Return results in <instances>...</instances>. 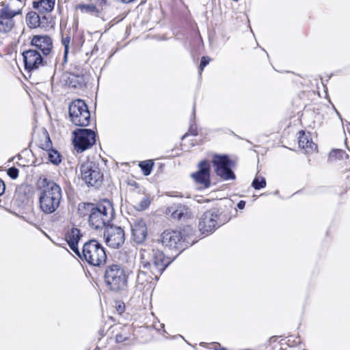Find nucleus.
I'll use <instances>...</instances> for the list:
<instances>
[{
  "instance_id": "27",
  "label": "nucleus",
  "mask_w": 350,
  "mask_h": 350,
  "mask_svg": "<svg viewBox=\"0 0 350 350\" xmlns=\"http://www.w3.org/2000/svg\"><path fill=\"white\" fill-rule=\"evenodd\" d=\"M154 162L152 160L141 161L139 163V166L145 176H148L150 174Z\"/></svg>"
},
{
  "instance_id": "5",
  "label": "nucleus",
  "mask_w": 350,
  "mask_h": 350,
  "mask_svg": "<svg viewBox=\"0 0 350 350\" xmlns=\"http://www.w3.org/2000/svg\"><path fill=\"white\" fill-rule=\"evenodd\" d=\"M81 260L89 265L100 267L106 262L107 254L103 246L95 239L89 240L83 244L82 250L77 255Z\"/></svg>"
},
{
  "instance_id": "18",
  "label": "nucleus",
  "mask_w": 350,
  "mask_h": 350,
  "mask_svg": "<svg viewBox=\"0 0 350 350\" xmlns=\"http://www.w3.org/2000/svg\"><path fill=\"white\" fill-rule=\"evenodd\" d=\"M16 12L1 10L0 14V32L6 33L10 31L13 26V18Z\"/></svg>"
},
{
  "instance_id": "43",
  "label": "nucleus",
  "mask_w": 350,
  "mask_h": 350,
  "mask_svg": "<svg viewBox=\"0 0 350 350\" xmlns=\"http://www.w3.org/2000/svg\"><path fill=\"white\" fill-rule=\"evenodd\" d=\"M215 350H226L224 348H216Z\"/></svg>"
},
{
  "instance_id": "2",
  "label": "nucleus",
  "mask_w": 350,
  "mask_h": 350,
  "mask_svg": "<svg viewBox=\"0 0 350 350\" xmlns=\"http://www.w3.org/2000/svg\"><path fill=\"white\" fill-rule=\"evenodd\" d=\"M139 252L140 267L154 275L155 280H159V276L174 259L166 256L162 251L153 245H144Z\"/></svg>"
},
{
  "instance_id": "26",
  "label": "nucleus",
  "mask_w": 350,
  "mask_h": 350,
  "mask_svg": "<svg viewBox=\"0 0 350 350\" xmlns=\"http://www.w3.org/2000/svg\"><path fill=\"white\" fill-rule=\"evenodd\" d=\"M26 18L27 24L31 28H36L40 25V16L36 12H28Z\"/></svg>"
},
{
  "instance_id": "10",
  "label": "nucleus",
  "mask_w": 350,
  "mask_h": 350,
  "mask_svg": "<svg viewBox=\"0 0 350 350\" xmlns=\"http://www.w3.org/2000/svg\"><path fill=\"white\" fill-rule=\"evenodd\" d=\"M80 171L81 178L88 186L96 187L103 181V174L98 165L93 162L88 161L83 163L80 167Z\"/></svg>"
},
{
  "instance_id": "20",
  "label": "nucleus",
  "mask_w": 350,
  "mask_h": 350,
  "mask_svg": "<svg viewBox=\"0 0 350 350\" xmlns=\"http://www.w3.org/2000/svg\"><path fill=\"white\" fill-rule=\"evenodd\" d=\"M298 134V144L299 148L305 150L306 152H310L317 150V145L312 141L309 133L306 134L304 131H300Z\"/></svg>"
},
{
  "instance_id": "38",
  "label": "nucleus",
  "mask_w": 350,
  "mask_h": 350,
  "mask_svg": "<svg viewBox=\"0 0 350 350\" xmlns=\"http://www.w3.org/2000/svg\"><path fill=\"white\" fill-rule=\"evenodd\" d=\"M5 186L4 182L0 178V196L5 191Z\"/></svg>"
},
{
  "instance_id": "31",
  "label": "nucleus",
  "mask_w": 350,
  "mask_h": 350,
  "mask_svg": "<svg viewBox=\"0 0 350 350\" xmlns=\"http://www.w3.org/2000/svg\"><path fill=\"white\" fill-rule=\"evenodd\" d=\"M185 206H178L177 207L176 209L174 210L172 213V217L174 218V219H181L185 214Z\"/></svg>"
},
{
  "instance_id": "30",
  "label": "nucleus",
  "mask_w": 350,
  "mask_h": 350,
  "mask_svg": "<svg viewBox=\"0 0 350 350\" xmlns=\"http://www.w3.org/2000/svg\"><path fill=\"white\" fill-rule=\"evenodd\" d=\"M131 333L126 331L124 328L120 333L116 334V342H122L130 339Z\"/></svg>"
},
{
  "instance_id": "25",
  "label": "nucleus",
  "mask_w": 350,
  "mask_h": 350,
  "mask_svg": "<svg viewBox=\"0 0 350 350\" xmlns=\"http://www.w3.org/2000/svg\"><path fill=\"white\" fill-rule=\"evenodd\" d=\"M195 118H196V109H195V106L193 107V112H192V118L190 120V126H189V131L187 133H186L185 135H183L181 137V139L183 140L185 139L188 135H193V136H196L198 135V131H197V126L195 124Z\"/></svg>"
},
{
  "instance_id": "34",
  "label": "nucleus",
  "mask_w": 350,
  "mask_h": 350,
  "mask_svg": "<svg viewBox=\"0 0 350 350\" xmlns=\"http://www.w3.org/2000/svg\"><path fill=\"white\" fill-rule=\"evenodd\" d=\"M19 170L15 167H11L8 169L7 174L12 178L16 179L18 176Z\"/></svg>"
},
{
  "instance_id": "35",
  "label": "nucleus",
  "mask_w": 350,
  "mask_h": 350,
  "mask_svg": "<svg viewBox=\"0 0 350 350\" xmlns=\"http://www.w3.org/2000/svg\"><path fill=\"white\" fill-rule=\"evenodd\" d=\"M344 154H345V152L342 150H334L330 152L331 157H335L340 159L343 158Z\"/></svg>"
},
{
  "instance_id": "8",
  "label": "nucleus",
  "mask_w": 350,
  "mask_h": 350,
  "mask_svg": "<svg viewBox=\"0 0 350 350\" xmlns=\"http://www.w3.org/2000/svg\"><path fill=\"white\" fill-rule=\"evenodd\" d=\"M70 121L78 126H87L90 122V112L86 103L81 99L73 100L68 107Z\"/></svg>"
},
{
  "instance_id": "29",
  "label": "nucleus",
  "mask_w": 350,
  "mask_h": 350,
  "mask_svg": "<svg viewBox=\"0 0 350 350\" xmlns=\"http://www.w3.org/2000/svg\"><path fill=\"white\" fill-rule=\"evenodd\" d=\"M49 161L54 164L59 165L62 161V155L55 150H49L48 152Z\"/></svg>"
},
{
  "instance_id": "11",
  "label": "nucleus",
  "mask_w": 350,
  "mask_h": 350,
  "mask_svg": "<svg viewBox=\"0 0 350 350\" xmlns=\"http://www.w3.org/2000/svg\"><path fill=\"white\" fill-rule=\"evenodd\" d=\"M213 163L215 167V173L221 178L225 180L235 179V174L231 170L232 161L227 155H215Z\"/></svg>"
},
{
  "instance_id": "42",
  "label": "nucleus",
  "mask_w": 350,
  "mask_h": 350,
  "mask_svg": "<svg viewBox=\"0 0 350 350\" xmlns=\"http://www.w3.org/2000/svg\"><path fill=\"white\" fill-rule=\"evenodd\" d=\"M334 107V110L336 111V112L337 115L338 116V117L341 119V116H340L339 112L336 109V108L334 107Z\"/></svg>"
},
{
  "instance_id": "1",
  "label": "nucleus",
  "mask_w": 350,
  "mask_h": 350,
  "mask_svg": "<svg viewBox=\"0 0 350 350\" xmlns=\"http://www.w3.org/2000/svg\"><path fill=\"white\" fill-rule=\"evenodd\" d=\"M36 186L40 210L45 214L55 213L59 207L62 199L61 187L46 177H40Z\"/></svg>"
},
{
  "instance_id": "7",
  "label": "nucleus",
  "mask_w": 350,
  "mask_h": 350,
  "mask_svg": "<svg viewBox=\"0 0 350 350\" xmlns=\"http://www.w3.org/2000/svg\"><path fill=\"white\" fill-rule=\"evenodd\" d=\"M113 215L114 208L112 203L108 200H104L97 204L92 215L90 214L89 226L95 230L105 228L110 224Z\"/></svg>"
},
{
  "instance_id": "41",
  "label": "nucleus",
  "mask_w": 350,
  "mask_h": 350,
  "mask_svg": "<svg viewBox=\"0 0 350 350\" xmlns=\"http://www.w3.org/2000/svg\"><path fill=\"white\" fill-rule=\"evenodd\" d=\"M98 2L101 6H103V5L106 4L107 0H98Z\"/></svg>"
},
{
  "instance_id": "3",
  "label": "nucleus",
  "mask_w": 350,
  "mask_h": 350,
  "mask_svg": "<svg viewBox=\"0 0 350 350\" xmlns=\"http://www.w3.org/2000/svg\"><path fill=\"white\" fill-rule=\"evenodd\" d=\"M230 219V210L226 206L214 207L206 211L200 218L199 230L202 234L208 235Z\"/></svg>"
},
{
  "instance_id": "13",
  "label": "nucleus",
  "mask_w": 350,
  "mask_h": 350,
  "mask_svg": "<svg viewBox=\"0 0 350 350\" xmlns=\"http://www.w3.org/2000/svg\"><path fill=\"white\" fill-rule=\"evenodd\" d=\"M103 237L107 245L112 248H119L125 241L124 230L117 226L108 225L105 228Z\"/></svg>"
},
{
  "instance_id": "23",
  "label": "nucleus",
  "mask_w": 350,
  "mask_h": 350,
  "mask_svg": "<svg viewBox=\"0 0 350 350\" xmlns=\"http://www.w3.org/2000/svg\"><path fill=\"white\" fill-rule=\"evenodd\" d=\"M76 9L79 10L81 13L83 14H90L92 15H95L96 16H98L100 11L96 8V6L92 3L90 4H84L81 3L76 5Z\"/></svg>"
},
{
  "instance_id": "32",
  "label": "nucleus",
  "mask_w": 350,
  "mask_h": 350,
  "mask_svg": "<svg viewBox=\"0 0 350 350\" xmlns=\"http://www.w3.org/2000/svg\"><path fill=\"white\" fill-rule=\"evenodd\" d=\"M150 200L148 197H144L141 202L136 205L135 208L139 211H142L148 208Z\"/></svg>"
},
{
  "instance_id": "4",
  "label": "nucleus",
  "mask_w": 350,
  "mask_h": 350,
  "mask_svg": "<svg viewBox=\"0 0 350 350\" xmlns=\"http://www.w3.org/2000/svg\"><path fill=\"white\" fill-rule=\"evenodd\" d=\"M192 234L193 229L190 226H186L181 231L166 230L161 234V243L163 245L171 250H179L180 254L195 243L189 236Z\"/></svg>"
},
{
  "instance_id": "28",
  "label": "nucleus",
  "mask_w": 350,
  "mask_h": 350,
  "mask_svg": "<svg viewBox=\"0 0 350 350\" xmlns=\"http://www.w3.org/2000/svg\"><path fill=\"white\" fill-rule=\"evenodd\" d=\"M267 185L266 180L263 176L256 175L252 182V187L256 189L259 190L265 188Z\"/></svg>"
},
{
  "instance_id": "37",
  "label": "nucleus",
  "mask_w": 350,
  "mask_h": 350,
  "mask_svg": "<svg viewBox=\"0 0 350 350\" xmlns=\"http://www.w3.org/2000/svg\"><path fill=\"white\" fill-rule=\"evenodd\" d=\"M210 62V58L207 56H203L201 58L200 64V72L203 70V69Z\"/></svg>"
},
{
  "instance_id": "40",
  "label": "nucleus",
  "mask_w": 350,
  "mask_h": 350,
  "mask_svg": "<svg viewBox=\"0 0 350 350\" xmlns=\"http://www.w3.org/2000/svg\"><path fill=\"white\" fill-rule=\"evenodd\" d=\"M124 306H121V305H119V306H118V307L117 308V310H118L120 313H121V312H123V310H124Z\"/></svg>"
},
{
  "instance_id": "14",
  "label": "nucleus",
  "mask_w": 350,
  "mask_h": 350,
  "mask_svg": "<svg viewBox=\"0 0 350 350\" xmlns=\"http://www.w3.org/2000/svg\"><path fill=\"white\" fill-rule=\"evenodd\" d=\"M191 177L200 189H207L211 185V166L208 161L198 163V170L191 174Z\"/></svg>"
},
{
  "instance_id": "36",
  "label": "nucleus",
  "mask_w": 350,
  "mask_h": 350,
  "mask_svg": "<svg viewBox=\"0 0 350 350\" xmlns=\"http://www.w3.org/2000/svg\"><path fill=\"white\" fill-rule=\"evenodd\" d=\"M45 139H46V141H45V144H42V146L41 148L44 150H51V147L52 146V142L50 139V137H49V135L48 134V133H46V136H45Z\"/></svg>"
},
{
  "instance_id": "19",
  "label": "nucleus",
  "mask_w": 350,
  "mask_h": 350,
  "mask_svg": "<svg viewBox=\"0 0 350 350\" xmlns=\"http://www.w3.org/2000/svg\"><path fill=\"white\" fill-rule=\"evenodd\" d=\"M82 235L80 232V230L77 228H72L71 230L68 231L66 234V240L70 250L76 254H79V249L78 247V243L81 239Z\"/></svg>"
},
{
  "instance_id": "21",
  "label": "nucleus",
  "mask_w": 350,
  "mask_h": 350,
  "mask_svg": "<svg viewBox=\"0 0 350 350\" xmlns=\"http://www.w3.org/2000/svg\"><path fill=\"white\" fill-rule=\"evenodd\" d=\"M55 1V0H39L33 3V7L40 12H50L54 8Z\"/></svg>"
},
{
  "instance_id": "6",
  "label": "nucleus",
  "mask_w": 350,
  "mask_h": 350,
  "mask_svg": "<svg viewBox=\"0 0 350 350\" xmlns=\"http://www.w3.org/2000/svg\"><path fill=\"white\" fill-rule=\"evenodd\" d=\"M104 279L107 286L112 292L120 293L127 288L128 275L120 265H108L105 269Z\"/></svg>"
},
{
  "instance_id": "16",
  "label": "nucleus",
  "mask_w": 350,
  "mask_h": 350,
  "mask_svg": "<svg viewBox=\"0 0 350 350\" xmlns=\"http://www.w3.org/2000/svg\"><path fill=\"white\" fill-rule=\"evenodd\" d=\"M132 239L135 243H142L148 235V229L145 221L142 219H134L131 222Z\"/></svg>"
},
{
  "instance_id": "33",
  "label": "nucleus",
  "mask_w": 350,
  "mask_h": 350,
  "mask_svg": "<svg viewBox=\"0 0 350 350\" xmlns=\"http://www.w3.org/2000/svg\"><path fill=\"white\" fill-rule=\"evenodd\" d=\"M62 42L63 46H64V57L65 60L67 59V55L69 51V45L70 43V37L69 36H67L66 37H63L62 40Z\"/></svg>"
},
{
  "instance_id": "17",
  "label": "nucleus",
  "mask_w": 350,
  "mask_h": 350,
  "mask_svg": "<svg viewBox=\"0 0 350 350\" xmlns=\"http://www.w3.org/2000/svg\"><path fill=\"white\" fill-rule=\"evenodd\" d=\"M153 280H155L154 275L139 267L135 282V288L139 291H148L152 287L151 284Z\"/></svg>"
},
{
  "instance_id": "12",
  "label": "nucleus",
  "mask_w": 350,
  "mask_h": 350,
  "mask_svg": "<svg viewBox=\"0 0 350 350\" xmlns=\"http://www.w3.org/2000/svg\"><path fill=\"white\" fill-rule=\"evenodd\" d=\"M22 55L25 70L28 72H34L46 64L44 55L38 51L29 49L24 51Z\"/></svg>"
},
{
  "instance_id": "15",
  "label": "nucleus",
  "mask_w": 350,
  "mask_h": 350,
  "mask_svg": "<svg viewBox=\"0 0 350 350\" xmlns=\"http://www.w3.org/2000/svg\"><path fill=\"white\" fill-rule=\"evenodd\" d=\"M31 49L38 51L44 56H47L53 49L51 38L46 35L33 36L31 40Z\"/></svg>"
},
{
  "instance_id": "9",
  "label": "nucleus",
  "mask_w": 350,
  "mask_h": 350,
  "mask_svg": "<svg viewBox=\"0 0 350 350\" xmlns=\"http://www.w3.org/2000/svg\"><path fill=\"white\" fill-rule=\"evenodd\" d=\"M72 143L77 152H83L96 143V133L89 129H77L72 132Z\"/></svg>"
},
{
  "instance_id": "39",
  "label": "nucleus",
  "mask_w": 350,
  "mask_h": 350,
  "mask_svg": "<svg viewBox=\"0 0 350 350\" xmlns=\"http://www.w3.org/2000/svg\"><path fill=\"white\" fill-rule=\"evenodd\" d=\"M237 206L239 209H243L245 206V202L244 200H240L237 203Z\"/></svg>"
},
{
  "instance_id": "22",
  "label": "nucleus",
  "mask_w": 350,
  "mask_h": 350,
  "mask_svg": "<svg viewBox=\"0 0 350 350\" xmlns=\"http://www.w3.org/2000/svg\"><path fill=\"white\" fill-rule=\"evenodd\" d=\"M96 205L94 203L81 202L78 205V213L82 217H87L89 221L90 214L92 215Z\"/></svg>"
},
{
  "instance_id": "24",
  "label": "nucleus",
  "mask_w": 350,
  "mask_h": 350,
  "mask_svg": "<svg viewBox=\"0 0 350 350\" xmlns=\"http://www.w3.org/2000/svg\"><path fill=\"white\" fill-rule=\"evenodd\" d=\"M85 79L83 75H72L69 77V85L75 88H82L85 85Z\"/></svg>"
}]
</instances>
